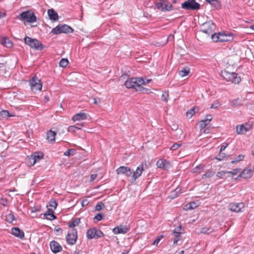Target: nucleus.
I'll return each mask as SVG.
<instances>
[{
  "mask_svg": "<svg viewBox=\"0 0 254 254\" xmlns=\"http://www.w3.org/2000/svg\"><path fill=\"white\" fill-rule=\"evenodd\" d=\"M145 83L144 80L142 78H131L127 80L125 85L127 88H134L136 91H147V89L141 86Z\"/></svg>",
  "mask_w": 254,
  "mask_h": 254,
  "instance_id": "f257e3e1",
  "label": "nucleus"
},
{
  "mask_svg": "<svg viewBox=\"0 0 254 254\" xmlns=\"http://www.w3.org/2000/svg\"><path fill=\"white\" fill-rule=\"evenodd\" d=\"M18 19L23 22L24 24L27 23H33L37 21V17L34 12L30 11L22 12L18 16Z\"/></svg>",
  "mask_w": 254,
  "mask_h": 254,
  "instance_id": "f03ea898",
  "label": "nucleus"
},
{
  "mask_svg": "<svg viewBox=\"0 0 254 254\" xmlns=\"http://www.w3.org/2000/svg\"><path fill=\"white\" fill-rule=\"evenodd\" d=\"M221 76L227 81H231L235 84H238L241 82L240 77L235 72L224 70L221 71Z\"/></svg>",
  "mask_w": 254,
  "mask_h": 254,
  "instance_id": "7ed1b4c3",
  "label": "nucleus"
},
{
  "mask_svg": "<svg viewBox=\"0 0 254 254\" xmlns=\"http://www.w3.org/2000/svg\"><path fill=\"white\" fill-rule=\"evenodd\" d=\"M211 39L215 42H224L230 41L233 39V36L230 34L224 33H214L211 35Z\"/></svg>",
  "mask_w": 254,
  "mask_h": 254,
  "instance_id": "20e7f679",
  "label": "nucleus"
},
{
  "mask_svg": "<svg viewBox=\"0 0 254 254\" xmlns=\"http://www.w3.org/2000/svg\"><path fill=\"white\" fill-rule=\"evenodd\" d=\"M24 42L31 48L37 50H42L44 47L43 44L37 39H32L27 36L25 37Z\"/></svg>",
  "mask_w": 254,
  "mask_h": 254,
  "instance_id": "39448f33",
  "label": "nucleus"
},
{
  "mask_svg": "<svg viewBox=\"0 0 254 254\" xmlns=\"http://www.w3.org/2000/svg\"><path fill=\"white\" fill-rule=\"evenodd\" d=\"M104 236L103 233L96 227L88 229L86 232V236L88 239H97Z\"/></svg>",
  "mask_w": 254,
  "mask_h": 254,
  "instance_id": "423d86ee",
  "label": "nucleus"
},
{
  "mask_svg": "<svg viewBox=\"0 0 254 254\" xmlns=\"http://www.w3.org/2000/svg\"><path fill=\"white\" fill-rule=\"evenodd\" d=\"M31 90L34 92L40 91L42 88V83L41 80L36 76H34L29 81Z\"/></svg>",
  "mask_w": 254,
  "mask_h": 254,
  "instance_id": "0eeeda50",
  "label": "nucleus"
},
{
  "mask_svg": "<svg viewBox=\"0 0 254 254\" xmlns=\"http://www.w3.org/2000/svg\"><path fill=\"white\" fill-rule=\"evenodd\" d=\"M73 32V29L67 25H58L52 29V33L54 34H58L62 33H69Z\"/></svg>",
  "mask_w": 254,
  "mask_h": 254,
  "instance_id": "6e6552de",
  "label": "nucleus"
},
{
  "mask_svg": "<svg viewBox=\"0 0 254 254\" xmlns=\"http://www.w3.org/2000/svg\"><path fill=\"white\" fill-rule=\"evenodd\" d=\"M182 7L187 10H197L200 8V4L195 0H188L182 3Z\"/></svg>",
  "mask_w": 254,
  "mask_h": 254,
  "instance_id": "1a4fd4ad",
  "label": "nucleus"
},
{
  "mask_svg": "<svg viewBox=\"0 0 254 254\" xmlns=\"http://www.w3.org/2000/svg\"><path fill=\"white\" fill-rule=\"evenodd\" d=\"M147 168V164L146 163H141L139 166H138L136 169V171L134 172L131 175V182L133 183L138 179L142 174L143 171Z\"/></svg>",
  "mask_w": 254,
  "mask_h": 254,
  "instance_id": "9d476101",
  "label": "nucleus"
},
{
  "mask_svg": "<svg viewBox=\"0 0 254 254\" xmlns=\"http://www.w3.org/2000/svg\"><path fill=\"white\" fill-rule=\"evenodd\" d=\"M214 30V24L212 21H209L202 24L200 31L207 35H209L210 34H213Z\"/></svg>",
  "mask_w": 254,
  "mask_h": 254,
  "instance_id": "9b49d317",
  "label": "nucleus"
},
{
  "mask_svg": "<svg viewBox=\"0 0 254 254\" xmlns=\"http://www.w3.org/2000/svg\"><path fill=\"white\" fill-rule=\"evenodd\" d=\"M67 243L70 245L75 244L77 239V233L75 229H72L69 232L65 237Z\"/></svg>",
  "mask_w": 254,
  "mask_h": 254,
  "instance_id": "f8f14e48",
  "label": "nucleus"
},
{
  "mask_svg": "<svg viewBox=\"0 0 254 254\" xmlns=\"http://www.w3.org/2000/svg\"><path fill=\"white\" fill-rule=\"evenodd\" d=\"M155 3V6L157 9L162 11H169L171 10L172 4L165 0H159Z\"/></svg>",
  "mask_w": 254,
  "mask_h": 254,
  "instance_id": "ddd939ff",
  "label": "nucleus"
},
{
  "mask_svg": "<svg viewBox=\"0 0 254 254\" xmlns=\"http://www.w3.org/2000/svg\"><path fill=\"white\" fill-rule=\"evenodd\" d=\"M116 172L118 175H125L129 177H131L133 170L128 167L121 166L116 170Z\"/></svg>",
  "mask_w": 254,
  "mask_h": 254,
  "instance_id": "4468645a",
  "label": "nucleus"
},
{
  "mask_svg": "<svg viewBox=\"0 0 254 254\" xmlns=\"http://www.w3.org/2000/svg\"><path fill=\"white\" fill-rule=\"evenodd\" d=\"M252 128V125L249 124H244L236 127L238 134H244Z\"/></svg>",
  "mask_w": 254,
  "mask_h": 254,
  "instance_id": "2eb2a0df",
  "label": "nucleus"
},
{
  "mask_svg": "<svg viewBox=\"0 0 254 254\" xmlns=\"http://www.w3.org/2000/svg\"><path fill=\"white\" fill-rule=\"evenodd\" d=\"M244 204L243 203H230L228 205L229 209L232 211L236 212H242L243 210Z\"/></svg>",
  "mask_w": 254,
  "mask_h": 254,
  "instance_id": "dca6fc26",
  "label": "nucleus"
},
{
  "mask_svg": "<svg viewBox=\"0 0 254 254\" xmlns=\"http://www.w3.org/2000/svg\"><path fill=\"white\" fill-rule=\"evenodd\" d=\"M213 117L210 114L207 115L205 118L203 120H201L199 122V127L200 129L204 128L206 126L209 125L210 122L212 120Z\"/></svg>",
  "mask_w": 254,
  "mask_h": 254,
  "instance_id": "f3484780",
  "label": "nucleus"
},
{
  "mask_svg": "<svg viewBox=\"0 0 254 254\" xmlns=\"http://www.w3.org/2000/svg\"><path fill=\"white\" fill-rule=\"evenodd\" d=\"M50 245L51 251L54 253H59L62 250V246L55 241L51 242Z\"/></svg>",
  "mask_w": 254,
  "mask_h": 254,
  "instance_id": "a211bd4d",
  "label": "nucleus"
},
{
  "mask_svg": "<svg viewBox=\"0 0 254 254\" xmlns=\"http://www.w3.org/2000/svg\"><path fill=\"white\" fill-rule=\"evenodd\" d=\"M11 233L15 237L20 239H23L24 237V232L18 227L12 228L11 229Z\"/></svg>",
  "mask_w": 254,
  "mask_h": 254,
  "instance_id": "6ab92c4d",
  "label": "nucleus"
},
{
  "mask_svg": "<svg viewBox=\"0 0 254 254\" xmlns=\"http://www.w3.org/2000/svg\"><path fill=\"white\" fill-rule=\"evenodd\" d=\"M156 165L158 168H162L164 170H166L170 166L169 162L165 160L159 159L156 162Z\"/></svg>",
  "mask_w": 254,
  "mask_h": 254,
  "instance_id": "aec40b11",
  "label": "nucleus"
},
{
  "mask_svg": "<svg viewBox=\"0 0 254 254\" xmlns=\"http://www.w3.org/2000/svg\"><path fill=\"white\" fill-rule=\"evenodd\" d=\"M88 115L87 114L84 112H79L75 115H74L72 118V121L75 122L77 121L84 120L87 118Z\"/></svg>",
  "mask_w": 254,
  "mask_h": 254,
  "instance_id": "412c9836",
  "label": "nucleus"
},
{
  "mask_svg": "<svg viewBox=\"0 0 254 254\" xmlns=\"http://www.w3.org/2000/svg\"><path fill=\"white\" fill-rule=\"evenodd\" d=\"M129 230V229L126 226H117L114 228L113 230V232L114 234H125Z\"/></svg>",
  "mask_w": 254,
  "mask_h": 254,
  "instance_id": "4be33fe9",
  "label": "nucleus"
},
{
  "mask_svg": "<svg viewBox=\"0 0 254 254\" xmlns=\"http://www.w3.org/2000/svg\"><path fill=\"white\" fill-rule=\"evenodd\" d=\"M44 157L43 153L40 152H35L31 155V159L32 160L33 164H35L36 162H39Z\"/></svg>",
  "mask_w": 254,
  "mask_h": 254,
  "instance_id": "5701e85b",
  "label": "nucleus"
},
{
  "mask_svg": "<svg viewBox=\"0 0 254 254\" xmlns=\"http://www.w3.org/2000/svg\"><path fill=\"white\" fill-rule=\"evenodd\" d=\"M253 172L251 169H244L238 176L239 177L245 179L250 178L253 175Z\"/></svg>",
  "mask_w": 254,
  "mask_h": 254,
  "instance_id": "b1692460",
  "label": "nucleus"
},
{
  "mask_svg": "<svg viewBox=\"0 0 254 254\" xmlns=\"http://www.w3.org/2000/svg\"><path fill=\"white\" fill-rule=\"evenodd\" d=\"M0 43L4 47H5L7 48H11L13 46L12 42L8 38L6 37L2 38L0 40Z\"/></svg>",
  "mask_w": 254,
  "mask_h": 254,
  "instance_id": "393cba45",
  "label": "nucleus"
},
{
  "mask_svg": "<svg viewBox=\"0 0 254 254\" xmlns=\"http://www.w3.org/2000/svg\"><path fill=\"white\" fill-rule=\"evenodd\" d=\"M48 14L50 19L52 20L56 21L59 19L58 13L53 9H49Z\"/></svg>",
  "mask_w": 254,
  "mask_h": 254,
  "instance_id": "a878e982",
  "label": "nucleus"
},
{
  "mask_svg": "<svg viewBox=\"0 0 254 254\" xmlns=\"http://www.w3.org/2000/svg\"><path fill=\"white\" fill-rule=\"evenodd\" d=\"M190 72V69L189 67L186 66L183 67L181 70H180L179 72V74L180 76L183 77L187 75H188Z\"/></svg>",
  "mask_w": 254,
  "mask_h": 254,
  "instance_id": "bb28decb",
  "label": "nucleus"
},
{
  "mask_svg": "<svg viewBox=\"0 0 254 254\" xmlns=\"http://www.w3.org/2000/svg\"><path fill=\"white\" fill-rule=\"evenodd\" d=\"M56 133L55 131H52L51 130L48 131L47 133V138L51 142H54L55 140V136Z\"/></svg>",
  "mask_w": 254,
  "mask_h": 254,
  "instance_id": "cd10ccee",
  "label": "nucleus"
},
{
  "mask_svg": "<svg viewBox=\"0 0 254 254\" xmlns=\"http://www.w3.org/2000/svg\"><path fill=\"white\" fill-rule=\"evenodd\" d=\"M15 116L13 112H0V120L4 119H7L9 117Z\"/></svg>",
  "mask_w": 254,
  "mask_h": 254,
  "instance_id": "c85d7f7f",
  "label": "nucleus"
},
{
  "mask_svg": "<svg viewBox=\"0 0 254 254\" xmlns=\"http://www.w3.org/2000/svg\"><path fill=\"white\" fill-rule=\"evenodd\" d=\"M45 215L50 216V217L47 218L49 220H53L56 218V216L54 214V210L52 208H48V210L45 213Z\"/></svg>",
  "mask_w": 254,
  "mask_h": 254,
  "instance_id": "c756f323",
  "label": "nucleus"
},
{
  "mask_svg": "<svg viewBox=\"0 0 254 254\" xmlns=\"http://www.w3.org/2000/svg\"><path fill=\"white\" fill-rule=\"evenodd\" d=\"M183 232H176V233H172V234L174 236V238L173 240L174 244H177V242L182 239V236L181 234Z\"/></svg>",
  "mask_w": 254,
  "mask_h": 254,
  "instance_id": "7c9ffc66",
  "label": "nucleus"
},
{
  "mask_svg": "<svg viewBox=\"0 0 254 254\" xmlns=\"http://www.w3.org/2000/svg\"><path fill=\"white\" fill-rule=\"evenodd\" d=\"M215 174V172L212 170H208L205 174L202 176V178H209L212 177Z\"/></svg>",
  "mask_w": 254,
  "mask_h": 254,
  "instance_id": "2f4dec72",
  "label": "nucleus"
},
{
  "mask_svg": "<svg viewBox=\"0 0 254 254\" xmlns=\"http://www.w3.org/2000/svg\"><path fill=\"white\" fill-rule=\"evenodd\" d=\"M197 205H198L197 204V203L195 202H194V201L190 202V203H189V204H187L185 206L186 209V210L192 209L196 208L197 206Z\"/></svg>",
  "mask_w": 254,
  "mask_h": 254,
  "instance_id": "473e14b6",
  "label": "nucleus"
},
{
  "mask_svg": "<svg viewBox=\"0 0 254 254\" xmlns=\"http://www.w3.org/2000/svg\"><path fill=\"white\" fill-rule=\"evenodd\" d=\"M80 222V219L76 218L69 223L68 226L70 228L77 226Z\"/></svg>",
  "mask_w": 254,
  "mask_h": 254,
  "instance_id": "72a5a7b5",
  "label": "nucleus"
},
{
  "mask_svg": "<svg viewBox=\"0 0 254 254\" xmlns=\"http://www.w3.org/2000/svg\"><path fill=\"white\" fill-rule=\"evenodd\" d=\"M213 232V229L211 227H203L201 229V233L204 234H209Z\"/></svg>",
  "mask_w": 254,
  "mask_h": 254,
  "instance_id": "f704fd0d",
  "label": "nucleus"
},
{
  "mask_svg": "<svg viewBox=\"0 0 254 254\" xmlns=\"http://www.w3.org/2000/svg\"><path fill=\"white\" fill-rule=\"evenodd\" d=\"M80 127H77L76 126H70L67 128V131L70 132H74L76 130L80 129Z\"/></svg>",
  "mask_w": 254,
  "mask_h": 254,
  "instance_id": "c9c22d12",
  "label": "nucleus"
},
{
  "mask_svg": "<svg viewBox=\"0 0 254 254\" xmlns=\"http://www.w3.org/2000/svg\"><path fill=\"white\" fill-rule=\"evenodd\" d=\"M68 64V61L66 59H62L59 62L60 66L64 67Z\"/></svg>",
  "mask_w": 254,
  "mask_h": 254,
  "instance_id": "e433bc0d",
  "label": "nucleus"
},
{
  "mask_svg": "<svg viewBox=\"0 0 254 254\" xmlns=\"http://www.w3.org/2000/svg\"><path fill=\"white\" fill-rule=\"evenodd\" d=\"M204 166L202 165H199L195 167L194 169V172L200 173L202 171H204Z\"/></svg>",
  "mask_w": 254,
  "mask_h": 254,
  "instance_id": "4c0bfd02",
  "label": "nucleus"
},
{
  "mask_svg": "<svg viewBox=\"0 0 254 254\" xmlns=\"http://www.w3.org/2000/svg\"><path fill=\"white\" fill-rule=\"evenodd\" d=\"M227 156H228L226 155L225 154L223 153H221V152H220L219 154L216 157V159L219 161H222L226 159L227 158Z\"/></svg>",
  "mask_w": 254,
  "mask_h": 254,
  "instance_id": "58836bf2",
  "label": "nucleus"
},
{
  "mask_svg": "<svg viewBox=\"0 0 254 254\" xmlns=\"http://www.w3.org/2000/svg\"><path fill=\"white\" fill-rule=\"evenodd\" d=\"M244 158V155H238L234 159L231 161V163L232 164H234L236 162H239L240 161H242Z\"/></svg>",
  "mask_w": 254,
  "mask_h": 254,
  "instance_id": "ea45409f",
  "label": "nucleus"
},
{
  "mask_svg": "<svg viewBox=\"0 0 254 254\" xmlns=\"http://www.w3.org/2000/svg\"><path fill=\"white\" fill-rule=\"evenodd\" d=\"M104 204L103 202H98L95 206V210L97 211H100L104 207Z\"/></svg>",
  "mask_w": 254,
  "mask_h": 254,
  "instance_id": "a19ab883",
  "label": "nucleus"
},
{
  "mask_svg": "<svg viewBox=\"0 0 254 254\" xmlns=\"http://www.w3.org/2000/svg\"><path fill=\"white\" fill-rule=\"evenodd\" d=\"M220 106V103L218 101H215L211 105L210 108L211 109L218 110Z\"/></svg>",
  "mask_w": 254,
  "mask_h": 254,
  "instance_id": "79ce46f5",
  "label": "nucleus"
},
{
  "mask_svg": "<svg viewBox=\"0 0 254 254\" xmlns=\"http://www.w3.org/2000/svg\"><path fill=\"white\" fill-rule=\"evenodd\" d=\"M58 205V203L55 200H51L49 202V206L54 209H56Z\"/></svg>",
  "mask_w": 254,
  "mask_h": 254,
  "instance_id": "37998d69",
  "label": "nucleus"
},
{
  "mask_svg": "<svg viewBox=\"0 0 254 254\" xmlns=\"http://www.w3.org/2000/svg\"><path fill=\"white\" fill-rule=\"evenodd\" d=\"M227 173H228L227 171H220L217 173L216 176L218 178H221Z\"/></svg>",
  "mask_w": 254,
  "mask_h": 254,
  "instance_id": "c03bdc74",
  "label": "nucleus"
},
{
  "mask_svg": "<svg viewBox=\"0 0 254 254\" xmlns=\"http://www.w3.org/2000/svg\"><path fill=\"white\" fill-rule=\"evenodd\" d=\"M211 4L213 5L216 8H218L220 6V3L218 0H214V1L211 3Z\"/></svg>",
  "mask_w": 254,
  "mask_h": 254,
  "instance_id": "a18cd8bd",
  "label": "nucleus"
},
{
  "mask_svg": "<svg viewBox=\"0 0 254 254\" xmlns=\"http://www.w3.org/2000/svg\"><path fill=\"white\" fill-rule=\"evenodd\" d=\"M168 96H169V95H168V93L167 92H164L162 94V96H161L162 100L165 102H167L168 100Z\"/></svg>",
  "mask_w": 254,
  "mask_h": 254,
  "instance_id": "49530a36",
  "label": "nucleus"
},
{
  "mask_svg": "<svg viewBox=\"0 0 254 254\" xmlns=\"http://www.w3.org/2000/svg\"><path fill=\"white\" fill-rule=\"evenodd\" d=\"M181 144L179 143H174L171 147L172 150H176L181 146Z\"/></svg>",
  "mask_w": 254,
  "mask_h": 254,
  "instance_id": "de8ad7c7",
  "label": "nucleus"
},
{
  "mask_svg": "<svg viewBox=\"0 0 254 254\" xmlns=\"http://www.w3.org/2000/svg\"><path fill=\"white\" fill-rule=\"evenodd\" d=\"M94 219L97 220V221H101L103 219V216L102 214L98 213L95 215Z\"/></svg>",
  "mask_w": 254,
  "mask_h": 254,
  "instance_id": "09e8293b",
  "label": "nucleus"
},
{
  "mask_svg": "<svg viewBox=\"0 0 254 254\" xmlns=\"http://www.w3.org/2000/svg\"><path fill=\"white\" fill-rule=\"evenodd\" d=\"M15 219H14V216L13 214H9L8 215H7L6 216V220L7 221H13Z\"/></svg>",
  "mask_w": 254,
  "mask_h": 254,
  "instance_id": "8fccbe9b",
  "label": "nucleus"
},
{
  "mask_svg": "<svg viewBox=\"0 0 254 254\" xmlns=\"http://www.w3.org/2000/svg\"><path fill=\"white\" fill-rule=\"evenodd\" d=\"M74 151H75V150L74 149H68L67 151H66L64 153V155L65 156H69L70 155H71V152H73Z\"/></svg>",
  "mask_w": 254,
  "mask_h": 254,
  "instance_id": "3c124183",
  "label": "nucleus"
},
{
  "mask_svg": "<svg viewBox=\"0 0 254 254\" xmlns=\"http://www.w3.org/2000/svg\"><path fill=\"white\" fill-rule=\"evenodd\" d=\"M178 195H179L178 193H177V192H176L175 191H173L171 192L170 197L171 199H174L178 197Z\"/></svg>",
  "mask_w": 254,
  "mask_h": 254,
  "instance_id": "603ef678",
  "label": "nucleus"
},
{
  "mask_svg": "<svg viewBox=\"0 0 254 254\" xmlns=\"http://www.w3.org/2000/svg\"><path fill=\"white\" fill-rule=\"evenodd\" d=\"M195 113V112H186V117L187 118L190 119L194 115Z\"/></svg>",
  "mask_w": 254,
  "mask_h": 254,
  "instance_id": "864d4df0",
  "label": "nucleus"
},
{
  "mask_svg": "<svg viewBox=\"0 0 254 254\" xmlns=\"http://www.w3.org/2000/svg\"><path fill=\"white\" fill-rule=\"evenodd\" d=\"M182 229L181 225L176 228L173 231L172 233H176V232H182L181 231Z\"/></svg>",
  "mask_w": 254,
  "mask_h": 254,
  "instance_id": "5fc2aeb1",
  "label": "nucleus"
},
{
  "mask_svg": "<svg viewBox=\"0 0 254 254\" xmlns=\"http://www.w3.org/2000/svg\"><path fill=\"white\" fill-rule=\"evenodd\" d=\"M163 238L162 236H160L157 237V238L154 241L153 244L157 245L159 243V242H160L161 238Z\"/></svg>",
  "mask_w": 254,
  "mask_h": 254,
  "instance_id": "6e6d98bb",
  "label": "nucleus"
},
{
  "mask_svg": "<svg viewBox=\"0 0 254 254\" xmlns=\"http://www.w3.org/2000/svg\"><path fill=\"white\" fill-rule=\"evenodd\" d=\"M228 144L227 143H223V144L221 146L220 152H221L222 151L224 150L225 149V148L227 147V146H228Z\"/></svg>",
  "mask_w": 254,
  "mask_h": 254,
  "instance_id": "4d7b16f0",
  "label": "nucleus"
},
{
  "mask_svg": "<svg viewBox=\"0 0 254 254\" xmlns=\"http://www.w3.org/2000/svg\"><path fill=\"white\" fill-rule=\"evenodd\" d=\"M239 169H235L233 170L231 172H228V173H231L233 176L234 175L237 174L239 172Z\"/></svg>",
  "mask_w": 254,
  "mask_h": 254,
  "instance_id": "13d9d810",
  "label": "nucleus"
},
{
  "mask_svg": "<svg viewBox=\"0 0 254 254\" xmlns=\"http://www.w3.org/2000/svg\"><path fill=\"white\" fill-rule=\"evenodd\" d=\"M27 162L28 164L30 165H34L35 164H33L32 163V160L31 159V156L27 159Z\"/></svg>",
  "mask_w": 254,
  "mask_h": 254,
  "instance_id": "bf43d9fd",
  "label": "nucleus"
},
{
  "mask_svg": "<svg viewBox=\"0 0 254 254\" xmlns=\"http://www.w3.org/2000/svg\"><path fill=\"white\" fill-rule=\"evenodd\" d=\"M97 177V174H93L90 176V181H93Z\"/></svg>",
  "mask_w": 254,
  "mask_h": 254,
  "instance_id": "052dcab7",
  "label": "nucleus"
},
{
  "mask_svg": "<svg viewBox=\"0 0 254 254\" xmlns=\"http://www.w3.org/2000/svg\"><path fill=\"white\" fill-rule=\"evenodd\" d=\"M88 204V201L87 199H84L81 202V204L82 206H86Z\"/></svg>",
  "mask_w": 254,
  "mask_h": 254,
  "instance_id": "680f3d73",
  "label": "nucleus"
},
{
  "mask_svg": "<svg viewBox=\"0 0 254 254\" xmlns=\"http://www.w3.org/2000/svg\"><path fill=\"white\" fill-rule=\"evenodd\" d=\"M93 100V103L95 104H97L99 102H100V99H99L98 98H94Z\"/></svg>",
  "mask_w": 254,
  "mask_h": 254,
  "instance_id": "e2e57ef3",
  "label": "nucleus"
},
{
  "mask_svg": "<svg viewBox=\"0 0 254 254\" xmlns=\"http://www.w3.org/2000/svg\"><path fill=\"white\" fill-rule=\"evenodd\" d=\"M181 189L180 188H177L174 191H175L176 192H177V193L179 194L181 192Z\"/></svg>",
  "mask_w": 254,
  "mask_h": 254,
  "instance_id": "0e129e2a",
  "label": "nucleus"
},
{
  "mask_svg": "<svg viewBox=\"0 0 254 254\" xmlns=\"http://www.w3.org/2000/svg\"><path fill=\"white\" fill-rule=\"evenodd\" d=\"M195 110H199V109L197 107H193V108H191L189 111H195Z\"/></svg>",
  "mask_w": 254,
  "mask_h": 254,
  "instance_id": "69168bd1",
  "label": "nucleus"
},
{
  "mask_svg": "<svg viewBox=\"0 0 254 254\" xmlns=\"http://www.w3.org/2000/svg\"><path fill=\"white\" fill-rule=\"evenodd\" d=\"M174 35H170L169 37H168V40H172L174 39Z\"/></svg>",
  "mask_w": 254,
  "mask_h": 254,
  "instance_id": "338daca9",
  "label": "nucleus"
},
{
  "mask_svg": "<svg viewBox=\"0 0 254 254\" xmlns=\"http://www.w3.org/2000/svg\"><path fill=\"white\" fill-rule=\"evenodd\" d=\"M129 251V250H125L122 252V254H128Z\"/></svg>",
  "mask_w": 254,
  "mask_h": 254,
  "instance_id": "774afa93",
  "label": "nucleus"
}]
</instances>
